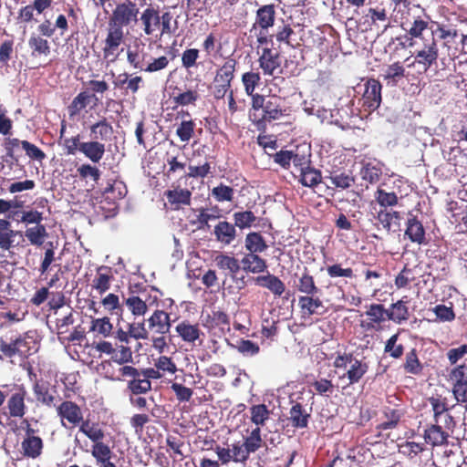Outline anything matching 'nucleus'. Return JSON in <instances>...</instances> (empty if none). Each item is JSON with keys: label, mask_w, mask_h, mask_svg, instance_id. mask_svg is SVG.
Returning a JSON list of instances; mask_svg holds the SVG:
<instances>
[{"label": "nucleus", "mask_w": 467, "mask_h": 467, "mask_svg": "<svg viewBox=\"0 0 467 467\" xmlns=\"http://www.w3.org/2000/svg\"><path fill=\"white\" fill-rule=\"evenodd\" d=\"M172 16L166 11L161 13L160 7L150 3L140 12L132 0H124L118 4L112 12L109 22L118 29L135 27L140 25L143 29H171Z\"/></svg>", "instance_id": "1"}, {"label": "nucleus", "mask_w": 467, "mask_h": 467, "mask_svg": "<svg viewBox=\"0 0 467 467\" xmlns=\"http://www.w3.org/2000/svg\"><path fill=\"white\" fill-rule=\"evenodd\" d=\"M37 341L30 332L9 331L0 337V351L5 358H26L37 351Z\"/></svg>", "instance_id": "2"}, {"label": "nucleus", "mask_w": 467, "mask_h": 467, "mask_svg": "<svg viewBox=\"0 0 467 467\" xmlns=\"http://www.w3.org/2000/svg\"><path fill=\"white\" fill-rule=\"evenodd\" d=\"M333 366L338 369H347L344 376L351 385L358 383L368 370V364L357 358L352 352L337 353Z\"/></svg>", "instance_id": "3"}, {"label": "nucleus", "mask_w": 467, "mask_h": 467, "mask_svg": "<svg viewBox=\"0 0 467 467\" xmlns=\"http://www.w3.org/2000/svg\"><path fill=\"white\" fill-rule=\"evenodd\" d=\"M236 64L237 62L234 58H228L224 64L217 69L213 85L211 86L212 94L214 99H223L230 90L231 83L234 78Z\"/></svg>", "instance_id": "4"}, {"label": "nucleus", "mask_w": 467, "mask_h": 467, "mask_svg": "<svg viewBox=\"0 0 467 467\" xmlns=\"http://www.w3.org/2000/svg\"><path fill=\"white\" fill-rule=\"evenodd\" d=\"M57 414L61 425L66 429L78 427L84 420L81 408L71 400H64L57 406Z\"/></svg>", "instance_id": "5"}, {"label": "nucleus", "mask_w": 467, "mask_h": 467, "mask_svg": "<svg viewBox=\"0 0 467 467\" xmlns=\"http://www.w3.org/2000/svg\"><path fill=\"white\" fill-rule=\"evenodd\" d=\"M230 317L223 310H213L202 319L203 327L215 336L221 337L231 330Z\"/></svg>", "instance_id": "6"}, {"label": "nucleus", "mask_w": 467, "mask_h": 467, "mask_svg": "<svg viewBox=\"0 0 467 467\" xmlns=\"http://www.w3.org/2000/svg\"><path fill=\"white\" fill-rule=\"evenodd\" d=\"M158 302L157 296L151 298L146 289L139 291L137 295L130 293L129 297L124 299V303L133 316H144L148 307Z\"/></svg>", "instance_id": "7"}, {"label": "nucleus", "mask_w": 467, "mask_h": 467, "mask_svg": "<svg viewBox=\"0 0 467 467\" xmlns=\"http://www.w3.org/2000/svg\"><path fill=\"white\" fill-rule=\"evenodd\" d=\"M298 308L302 319H308L313 316H321L326 312V306L318 294L299 296Z\"/></svg>", "instance_id": "8"}, {"label": "nucleus", "mask_w": 467, "mask_h": 467, "mask_svg": "<svg viewBox=\"0 0 467 467\" xmlns=\"http://www.w3.org/2000/svg\"><path fill=\"white\" fill-rule=\"evenodd\" d=\"M381 89L380 82L375 78H369L365 83V90L362 95V107L365 111L376 110L381 103Z\"/></svg>", "instance_id": "9"}, {"label": "nucleus", "mask_w": 467, "mask_h": 467, "mask_svg": "<svg viewBox=\"0 0 467 467\" xmlns=\"http://www.w3.org/2000/svg\"><path fill=\"white\" fill-rule=\"evenodd\" d=\"M452 392L458 402H465L467 398V365L461 364L450 372Z\"/></svg>", "instance_id": "10"}, {"label": "nucleus", "mask_w": 467, "mask_h": 467, "mask_svg": "<svg viewBox=\"0 0 467 467\" xmlns=\"http://www.w3.org/2000/svg\"><path fill=\"white\" fill-rule=\"evenodd\" d=\"M175 331L183 342L192 347L202 346L203 343L204 333L201 330L199 324L183 320L176 326Z\"/></svg>", "instance_id": "11"}, {"label": "nucleus", "mask_w": 467, "mask_h": 467, "mask_svg": "<svg viewBox=\"0 0 467 467\" xmlns=\"http://www.w3.org/2000/svg\"><path fill=\"white\" fill-rule=\"evenodd\" d=\"M311 408L297 401H291L288 411V424L294 429H306L311 419Z\"/></svg>", "instance_id": "12"}, {"label": "nucleus", "mask_w": 467, "mask_h": 467, "mask_svg": "<svg viewBox=\"0 0 467 467\" xmlns=\"http://www.w3.org/2000/svg\"><path fill=\"white\" fill-rule=\"evenodd\" d=\"M294 287L298 293L302 294L301 296H309L321 292L307 267H304L301 274L296 273L294 275Z\"/></svg>", "instance_id": "13"}, {"label": "nucleus", "mask_w": 467, "mask_h": 467, "mask_svg": "<svg viewBox=\"0 0 467 467\" xmlns=\"http://www.w3.org/2000/svg\"><path fill=\"white\" fill-rule=\"evenodd\" d=\"M258 62L265 75L281 73V57L278 52H274L269 47L263 48Z\"/></svg>", "instance_id": "14"}, {"label": "nucleus", "mask_w": 467, "mask_h": 467, "mask_svg": "<svg viewBox=\"0 0 467 467\" xmlns=\"http://www.w3.org/2000/svg\"><path fill=\"white\" fill-rule=\"evenodd\" d=\"M148 329L153 334L165 335L171 327V315L163 310L156 309L147 319Z\"/></svg>", "instance_id": "15"}, {"label": "nucleus", "mask_w": 467, "mask_h": 467, "mask_svg": "<svg viewBox=\"0 0 467 467\" xmlns=\"http://www.w3.org/2000/svg\"><path fill=\"white\" fill-rule=\"evenodd\" d=\"M365 315L368 317V321L361 326L367 330L379 329L381 324L388 319V310L382 304H371L368 306Z\"/></svg>", "instance_id": "16"}, {"label": "nucleus", "mask_w": 467, "mask_h": 467, "mask_svg": "<svg viewBox=\"0 0 467 467\" xmlns=\"http://www.w3.org/2000/svg\"><path fill=\"white\" fill-rule=\"evenodd\" d=\"M262 117L257 119L256 114L254 113V121L257 123L264 121H271L280 119L284 113L281 107V99L277 96H271L267 99L264 109L262 110Z\"/></svg>", "instance_id": "17"}, {"label": "nucleus", "mask_w": 467, "mask_h": 467, "mask_svg": "<svg viewBox=\"0 0 467 467\" xmlns=\"http://www.w3.org/2000/svg\"><path fill=\"white\" fill-rule=\"evenodd\" d=\"M387 87H397L405 78L406 69L400 61L388 65L380 74Z\"/></svg>", "instance_id": "18"}, {"label": "nucleus", "mask_w": 467, "mask_h": 467, "mask_svg": "<svg viewBox=\"0 0 467 467\" xmlns=\"http://www.w3.org/2000/svg\"><path fill=\"white\" fill-rule=\"evenodd\" d=\"M255 285L268 289L275 297H280L285 291V283L276 275L267 272L266 275L254 278Z\"/></svg>", "instance_id": "19"}, {"label": "nucleus", "mask_w": 467, "mask_h": 467, "mask_svg": "<svg viewBox=\"0 0 467 467\" xmlns=\"http://www.w3.org/2000/svg\"><path fill=\"white\" fill-rule=\"evenodd\" d=\"M213 234L215 240L224 246L230 245L237 236L235 225L227 221H220Z\"/></svg>", "instance_id": "20"}, {"label": "nucleus", "mask_w": 467, "mask_h": 467, "mask_svg": "<svg viewBox=\"0 0 467 467\" xmlns=\"http://www.w3.org/2000/svg\"><path fill=\"white\" fill-rule=\"evenodd\" d=\"M99 100V99L95 94H90L88 90L79 92L67 107L69 117L73 118L78 115L91 101H94V104L97 105Z\"/></svg>", "instance_id": "21"}, {"label": "nucleus", "mask_w": 467, "mask_h": 467, "mask_svg": "<svg viewBox=\"0 0 467 467\" xmlns=\"http://www.w3.org/2000/svg\"><path fill=\"white\" fill-rule=\"evenodd\" d=\"M405 235L415 244H426L425 229L415 215H410L406 223Z\"/></svg>", "instance_id": "22"}, {"label": "nucleus", "mask_w": 467, "mask_h": 467, "mask_svg": "<svg viewBox=\"0 0 467 467\" xmlns=\"http://www.w3.org/2000/svg\"><path fill=\"white\" fill-rule=\"evenodd\" d=\"M431 43L427 47L417 52L415 62L421 66L422 71L426 72L432 63L436 62L438 57V50L434 42L433 31L431 34Z\"/></svg>", "instance_id": "23"}, {"label": "nucleus", "mask_w": 467, "mask_h": 467, "mask_svg": "<svg viewBox=\"0 0 467 467\" xmlns=\"http://www.w3.org/2000/svg\"><path fill=\"white\" fill-rule=\"evenodd\" d=\"M90 137L94 140L100 142L110 140L114 130L112 125L108 121L107 118L102 117L97 122L89 127Z\"/></svg>", "instance_id": "24"}, {"label": "nucleus", "mask_w": 467, "mask_h": 467, "mask_svg": "<svg viewBox=\"0 0 467 467\" xmlns=\"http://www.w3.org/2000/svg\"><path fill=\"white\" fill-rule=\"evenodd\" d=\"M26 390L25 388L18 389L7 400V409L11 417L22 418L26 413L25 399Z\"/></svg>", "instance_id": "25"}, {"label": "nucleus", "mask_w": 467, "mask_h": 467, "mask_svg": "<svg viewBox=\"0 0 467 467\" xmlns=\"http://www.w3.org/2000/svg\"><path fill=\"white\" fill-rule=\"evenodd\" d=\"M113 279L111 268L106 265H101L97 268V274L92 280V288L97 290L99 295L106 293L109 287L110 283Z\"/></svg>", "instance_id": "26"}, {"label": "nucleus", "mask_w": 467, "mask_h": 467, "mask_svg": "<svg viewBox=\"0 0 467 467\" xmlns=\"http://www.w3.org/2000/svg\"><path fill=\"white\" fill-rule=\"evenodd\" d=\"M408 296H403L401 299L392 304L388 310V320H391L396 324H401L410 318V312L408 307Z\"/></svg>", "instance_id": "27"}, {"label": "nucleus", "mask_w": 467, "mask_h": 467, "mask_svg": "<svg viewBox=\"0 0 467 467\" xmlns=\"http://www.w3.org/2000/svg\"><path fill=\"white\" fill-rule=\"evenodd\" d=\"M244 271L252 274H260L267 270V262L259 254H246L241 260Z\"/></svg>", "instance_id": "28"}, {"label": "nucleus", "mask_w": 467, "mask_h": 467, "mask_svg": "<svg viewBox=\"0 0 467 467\" xmlns=\"http://www.w3.org/2000/svg\"><path fill=\"white\" fill-rule=\"evenodd\" d=\"M105 151V144L98 140H92L81 144L80 152L94 163L102 160Z\"/></svg>", "instance_id": "29"}, {"label": "nucleus", "mask_w": 467, "mask_h": 467, "mask_svg": "<svg viewBox=\"0 0 467 467\" xmlns=\"http://www.w3.org/2000/svg\"><path fill=\"white\" fill-rule=\"evenodd\" d=\"M449 438V432L441 427L434 421L424 432V440L428 444L431 446H441L447 443Z\"/></svg>", "instance_id": "30"}, {"label": "nucleus", "mask_w": 467, "mask_h": 467, "mask_svg": "<svg viewBox=\"0 0 467 467\" xmlns=\"http://www.w3.org/2000/svg\"><path fill=\"white\" fill-rule=\"evenodd\" d=\"M275 18V8L273 4L265 5L258 8L254 27L256 26L261 29H268L274 26Z\"/></svg>", "instance_id": "31"}, {"label": "nucleus", "mask_w": 467, "mask_h": 467, "mask_svg": "<svg viewBox=\"0 0 467 467\" xmlns=\"http://www.w3.org/2000/svg\"><path fill=\"white\" fill-rule=\"evenodd\" d=\"M165 195L174 210H179L182 205L191 203L192 192L188 189L169 190L165 192Z\"/></svg>", "instance_id": "32"}, {"label": "nucleus", "mask_w": 467, "mask_h": 467, "mask_svg": "<svg viewBox=\"0 0 467 467\" xmlns=\"http://www.w3.org/2000/svg\"><path fill=\"white\" fill-rule=\"evenodd\" d=\"M21 447L25 457L36 459L42 454L44 442L40 437H26Z\"/></svg>", "instance_id": "33"}, {"label": "nucleus", "mask_w": 467, "mask_h": 467, "mask_svg": "<svg viewBox=\"0 0 467 467\" xmlns=\"http://www.w3.org/2000/svg\"><path fill=\"white\" fill-rule=\"evenodd\" d=\"M144 45H135L132 47L128 48L127 57L129 63L134 67L140 70H144L147 65L148 55L145 52Z\"/></svg>", "instance_id": "34"}, {"label": "nucleus", "mask_w": 467, "mask_h": 467, "mask_svg": "<svg viewBox=\"0 0 467 467\" xmlns=\"http://www.w3.org/2000/svg\"><path fill=\"white\" fill-rule=\"evenodd\" d=\"M400 409L386 407L383 410L384 420L377 426L379 431L395 429L403 416Z\"/></svg>", "instance_id": "35"}, {"label": "nucleus", "mask_w": 467, "mask_h": 467, "mask_svg": "<svg viewBox=\"0 0 467 467\" xmlns=\"http://www.w3.org/2000/svg\"><path fill=\"white\" fill-rule=\"evenodd\" d=\"M244 247L248 254H260L265 252L268 245L260 233L251 232L245 236Z\"/></svg>", "instance_id": "36"}, {"label": "nucleus", "mask_w": 467, "mask_h": 467, "mask_svg": "<svg viewBox=\"0 0 467 467\" xmlns=\"http://www.w3.org/2000/svg\"><path fill=\"white\" fill-rule=\"evenodd\" d=\"M246 285L247 282L244 275L238 277L236 274L230 275L229 282L227 280L223 281V295L236 297L241 294L242 290L246 287Z\"/></svg>", "instance_id": "37"}, {"label": "nucleus", "mask_w": 467, "mask_h": 467, "mask_svg": "<svg viewBox=\"0 0 467 467\" xmlns=\"http://www.w3.org/2000/svg\"><path fill=\"white\" fill-rule=\"evenodd\" d=\"M36 400L47 407L56 406V390L51 391L47 383L36 381L33 387Z\"/></svg>", "instance_id": "38"}, {"label": "nucleus", "mask_w": 467, "mask_h": 467, "mask_svg": "<svg viewBox=\"0 0 467 467\" xmlns=\"http://www.w3.org/2000/svg\"><path fill=\"white\" fill-rule=\"evenodd\" d=\"M79 431L87 436L93 443L103 441L105 438L104 431L98 422H90L89 420H83L78 426Z\"/></svg>", "instance_id": "39"}, {"label": "nucleus", "mask_w": 467, "mask_h": 467, "mask_svg": "<svg viewBox=\"0 0 467 467\" xmlns=\"http://www.w3.org/2000/svg\"><path fill=\"white\" fill-rule=\"evenodd\" d=\"M299 182L306 187H314L321 182V172L309 164L307 169H304L295 176Z\"/></svg>", "instance_id": "40"}, {"label": "nucleus", "mask_w": 467, "mask_h": 467, "mask_svg": "<svg viewBox=\"0 0 467 467\" xmlns=\"http://www.w3.org/2000/svg\"><path fill=\"white\" fill-rule=\"evenodd\" d=\"M403 369L406 373L411 375H420L423 370V365L420 362L416 348H411L406 353L405 361L403 363Z\"/></svg>", "instance_id": "41"}, {"label": "nucleus", "mask_w": 467, "mask_h": 467, "mask_svg": "<svg viewBox=\"0 0 467 467\" xmlns=\"http://www.w3.org/2000/svg\"><path fill=\"white\" fill-rule=\"evenodd\" d=\"M102 193L106 199L115 202L125 197L127 188L123 182L115 180L108 183Z\"/></svg>", "instance_id": "42"}, {"label": "nucleus", "mask_w": 467, "mask_h": 467, "mask_svg": "<svg viewBox=\"0 0 467 467\" xmlns=\"http://www.w3.org/2000/svg\"><path fill=\"white\" fill-rule=\"evenodd\" d=\"M25 236L31 244L41 246L44 244L46 237L47 236V232L46 226L42 223H39L34 227L27 228L25 232Z\"/></svg>", "instance_id": "43"}, {"label": "nucleus", "mask_w": 467, "mask_h": 467, "mask_svg": "<svg viewBox=\"0 0 467 467\" xmlns=\"http://www.w3.org/2000/svg\"><path fill=\"white\" fill-rule=\"evenodd\" d=\"M251 421L256 427L264 426L270 418V410L265 404H257L250 407Z\"/></svg>", "instance_id": "44"}, {"label": "nucleus", "mask_w": 467, "mask_h": 467, "mask_svg": "<svg viewBox=\"0 0 467 467\" xmlns=\"http://www.w3.org/2000/svg\"><path fill=\"white\" fill-rule=\"evenodd\" d=\"M28 46L31 49V55L34 57H47L50 54L49 44L47 40L41 36H32L28 41Z\"/></svg>", "instance_id": "45"}, {"label": "nucleus", "mask_w": 467, "mask_h": 467, "mask_svg": "<svg viewBox=\"0 0 467 467\" xmlns=\"http://www.w3.org/2000/svg\"><path fill=\"white\" fill-rule=\"evenodd\" d=\"M214 262L222 270H229L231 275L237 274L240 270L239 261L234 256L219 254L215 256Z\"/></svg>", "instance_id": "46"}, {"label": "nucleus", "mask_w": 467, "mask_h": 467, "mask_svg": "<svg viewBox=\"0 0 467 467\" xmlns=\"http://www.w3.org/2000/svg\"><path fill=\"white\" fill-rule=\"evenodd\" d=\"M91 455L95 458L99 466L102 463L110 461L112 451L108 444L104 443L103 441H99L93 444Z\"/></svg>", "instance_id": "47"}, {"label": "nucleus", "mask_w": 467, "mask_h": 467, "mask_svg": "<svg viewBox=\"0 0 467 467\" xmlns=\"http://www.w3.org/2000/svg\"><path fill=\"white\" fill-rule=\"evenodd\" d=\"M127 388L133 395L146 394L151 390V382L142 376H138L132 380H128Z\"/></svg>", "instance_id": "48"}, {"label": "nucleus", "mask_w": 467, "mask_h": 467, "mask_svg": "<svg viewBox=\"0 0 467 467\" xmlns=\"http://www.w3.org/2000/svg\"><path fill=\"white\" fill-rule=\"evenodd\" d=\"M399 333L392 335L385 343L384 352L394 359L400 358L404 354V346L398 343Z\"/></svg>", "instance_id": "49"}, {"label": "nucleus", "mask_w": 467, "mask_h": 467, "mask_svg": "<svg viewBox=\"0 0 467 467\" xmlns=\"http://www.w3.org/2000/svg\"><path fill=\"white\" fill-rule=\"evenodd\" d=\"M171 97L173 101L177 105L188 106L191 104H194L195 101L198 99L199 95L195 90L189 89L187 91L182 92L179 88H175Z\"/></svg>", "instance_id": "50"}, {"label": "nucleus", "mask_w": 467, "mask_h": 467, "mask_svg": "<svg viewBox=\"0 0 467 467\" xmlns=\"http://www.w3.org/2000/svg\"><path fill=\"white\" fill-rule=\"evenodd\" d=\"M374 196L379 205L385 209L397 205L399 202V198L394 192H387L381 188L377 189Z\"/></svg>", "instance_id": "51"}, {"label": "nucleus", "mask_w": 467, "mask_h": 467, "mask_svg": "<svg viewBox=\"0 0 467 467\" xmlns=\"http://www.w3.org/2000/svg\"><path fill=\"white\" fill-rule=\"evenodd\" d=\"M243 444L245 447L249 455L259 450L263 445L260 428H254L250 432V434L244 439Z\"/></svg>", "instance_id": "52"}, {"label": "nucleus", "mask_w": 467, "mask_h": 467, "mask_svg": "<svg viewBox=\"0 0 467 467\" xmlns=\"http://www.w3.org/2000/svg\"><path fill=\"white\" fill-rule=\"evenodd\" d=\"M428 400L433 411L434 421H438L441 418V415L449 410L447 399L441 395L437 394L430 397Z\"/></svg>", "instance_id": "53"}, {"label": "nucleus", "mask_w": 467, "mask_h": 467, "mask_svg": "<svg viewBox=\"0 0 467 467\" xmlns=\"http://www.w3.org/2000/svg\"><path fill=\"white\" fill-rule=\"evenodd\" d=\"M212 196L218 202H233L234 199V190L231 186L220 183L213 188Z\"/></svg>", "instance_id": "54"}, {"label": "nucleus", "mask_w": 467, "mask_h": 467, "mask_svg": "<svg viewBox=\"0 0 467 467\" xmlns=\"http://www.w3.org/2000/svg\"><path fill=\"white\" fill-rule=\"evenodd\" d=\"M113 326L108 317L94 318L91 322L90 330L108 337L112 334Z\"/></svg>", "instance_id": "55"}, {"label": "nucleus", "mask_w": 467, "mask_h": 467, "mask_svg": "<svg viewBox=\"0 0 467 467\" xmlns=\"http://www.w3.org/2000/svg\"><path fill=\"white\" fill-rule=\"evenodd\" d=\"M235 227L240 229L250 228L256 221V216L252 211L236 212L233 215Z\"/></svg>", "instance_id": "56"}, {"label": "nucleus", "mask_w": 467, "mask_h": 467, "mask_svg": "<svg viewBox=\"0 0 467 467\" xmlns=\"http://www.w3.org/2000/svg\"><path fill=\"white\" fill-rule=\"evenodd\" d=\"M195 122L192 119L182 120L176 129V135L182 142H188L194 136Z\"/></svg>", "instance_id": "57"}, {"label": "nucleus", "mask_w": 467, "mask_h": 467, "mask_svg": "<svg viewBox=\"0 0 467 467\" xmlns=\"http://www.w3.org/2000/svg\"><path fill=\"white\" fill-rule=\"evenodd\" d=\"M310 156V153H299L297 149L294 150L293 159L291 161L294 167L292 171L294 177L304 169H307V166L311 164Z\"/></svg>", "instance_id": "58"}, {"label": "nucleus", "mask_w": 467, "mask_h": 467, "mask_svg": "<svg viewBox=\"0 0 467 467\" xmlns=\"http://www.w3.org/2000/svg\"><path fill=\"white\" fill-rule=\"evenodd\" d=\"M363 18L364 23H368L370 26H376L378 22H386L388 20L387 12L385 8L381 7L368 8Z\"/></svg>", "instance_id": "59"}, {"label": "nucleus", "mask_w": 467, "mask_h": 467, "mask_svg": "<svg viewBox=\"0 0 467 467\" xmlns=\"http://www.w3.org/2000/svg\"><path fill=\"white\" fill-rule=\"evenodd\" d=\"M261 77L257 72H245L242 76V82L244 87L245 93L249 95H253L254 93L255 88L260 84Z\"/></svg>", "instance_id": "60"}, {"label": "nucleus", "mask_w": 467, "mask_h": 467, "mask_svg": "<svg viewBox=\"0 0 467 467\" xmlns=\"http://www.w3.org/2000/svg\"><path fill=\"white\" fill-rule=\"evenodd\" d=\"M113 362L119 365H124L132 361V350L130 347L125 345L118 346L114 348V353L111 356Z\"/></svg>", "instance_id": "61"}, {"label": "nucleus", "mask_w": 467, "mask_h": 467, "mask_svg": "<svg viewBox=\"0 0 467 467\" xmlns=\"http://www.w3.org/2000/svg\"><path fill=\"white\" fill-rule=\"evenodd\" d=\"M360 175L362 180L374 184L381 179L382 171L380 168L368 163L361 169Z\"/></svg>", "instance_id": "62"}, {"label": "nucleus", "mask_w": 467, "mask_h": 467, "mask_svg": "<svg viewBox=\"0 0 467 467\" xmlns=\"http://www.w3.org/2000/svg\"><path fill=\"white\" fill-rule=\"evenodd\" d=\"M166 444L172 451V453H170V456L176 460L179 458L180 461L183 460L184 454L182 451V448L184 446V441L179 437L168 435L166 438Z\"/></svg>", "instance_id": "63"}, {"label": "nucleus", "mask_w": 467, "mask_h": 467, "mask_svg": "<svg viewBox=\"0 0 467 467\" xmlns=\"http://www.w3.org/2000/svg\"><path fill=\"white\" fill-rule=\"evenodd\" d=\"M328 179L335 187L341 189L349 188L355 182L354 177L346 172H334Z\"/></svg>", "instance_id": "64"}]
</instances>
